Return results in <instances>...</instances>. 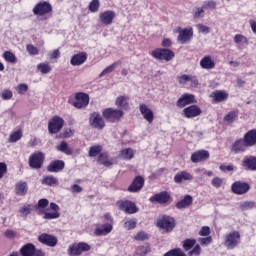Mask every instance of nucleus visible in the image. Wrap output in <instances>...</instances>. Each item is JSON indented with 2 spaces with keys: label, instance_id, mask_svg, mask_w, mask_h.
Masks as SVG:
<instances>
[{
  "label": "nucleus",
  "instance_id": "obj_1",
  "mask_svg": "<svg viewBox=\"0 0 256 256\" xmlns=\"http://www.w3.org/2000/svg\"><path fill=\"white\" fill-rule=\"evenodd\" d=\"M91 245L86 242H75L68 246L67 255L81 256L83 253H89Z\"/></svg>",
  "mask_w": 256,
  "mask_h": 256
},
{
  "label": "nucleus",
  "instance_id": "obj_2",
  "mask_svg": "<svg viewBox=\"0 0 256 256\" xmlns=\"http://www.w3.org/2000/svg\"><path fill=\"white\" fill-rule=\"evenodd\" d=\"M241 243V234L239 231H232L224 237V247L226 249H235Z\"/></svg>",
  "mask_w": 256,
  "mask_h": 256
},
{
  "label": "nucleus",
  "instance_id": "obj_3",
  "mask_svg": "<svg viewBox=\"0 0 256 256\" xmlns=\"http://www.w3.org/2000/svg\"><path fill=\"white\" fill-rule=\"evenodd\" d=\"M157 226L166 233H171L175 229V219L171 216H162L157 220Z\"/></svg>",
  "mask_w": 256,
  "mask_h": 256
},
{
  "label": "nucleus",
  "instance_id": "obj_4",
  "mask_svg": "<svg viewBox=\"0 0 256 256\" xmlns=\"http://www.w3.org/2000/svg\"><path fill=\"white\" fill-rule=\"evenodd\" d=\"M102 115L104 119H107L110 123H115V121H119V119L123 117V111L119 109L106 108L103 110Z\"/></svg>",
  "mask_w": 256,
  "mask_h": 256
},
{
  "label": "nucleus",
  "instance_id": "obj_5",
  "mask_svg": "<svg viewBox=\"0 0 256 256\" xmlns=\"http://www.w3.org/2000/svg\"><path fill=\"white\" fill-rule=\"evenodd\" d=\"M154 59H159L160 61H171L175 57V53L169 49L158 48L151 53Z\"/></svg>",
  "mask_w": 256,
  "mask_h": 256
},
{
  "label": "nucleus",
  "instance_id": "obj_6",
  "mask_svg": "<svg viewBox=\"0 0 256 256\" xmlns=\"http://www.w3.org/2000/svg\"><path fill=\"white\" fill-rule=\"evenodd\" d=\"M65 124V120L59 116L53 117L48 123V131L51 134L59 133L61 129H63V125Z\"/></svg>",
  "mask_w": 256,
  "mask_h": 256
},
{
  "label": "nucleus",
  "instance_id": "obj_7",
  "mask_svg": "<svg viewBox=\"0 0 256 256\" xmlns=\"http://www.w3.org/2000/svg\"><path fill=\"white\" fill-rule=\"evenodd\" d=\"M45 159V155L43 152H35L29 158V165L31 169H41L43 167V161Z\"/></svg>",
  "mask_w": 256,
  "mask_h": 256
},
{
  "label": "nucleus",
  "instance_id": "obj_8",
  "mask_svg": "<svg viewBox=\"0 0 256 256\" xmlns=\"http://www.w3.org/2000/svg\"><path fill=\"white\" fill-rule=\"evenodd\" d=\"M20 254L22 256H45L43 251H41L40 249H36L35 245H33L31 243L24 245L20 249Z\"/></svg>",
  "mask_w": 256,
  "mask_h": 256
},
{
  "label": "nucleus",
  "instance_id": "obj_9",
  "mask_svg": "<svg viewBox=\"0 0 256 256\" xmlns=\"http://www.w3.org/2000/svg\"><path fill=\"white\" fill-rule=\"evenodd\" d=\"M73 105L76 109H83L89 105V95L83 92L76 93Z\"/></svg>",
  "mask_w": 256,
  "mask_h": 256
},
{
  "label": "nucleus",
  "instance_id": "obj_10",
  "mask_svg": "<svg viewBox=\"0 0 256 256\" xmlns=\"http://www.w3.org/2000/svg\"><path fill=\"white\" fill-rule=\"evenodd\" d=\"M178 42L181 43V45H185V43H189L191 41V37H193V29L192 28H184L178 29Z\"/></svg>",
  "mask_w": 256,
  "mask_h": 256
},
{
  "label": "nucleus",
  "instance_id": "obj_11",
  "mask_svg": "<svg viewBox=\"0 0 256 256\" xmlns=\"http://www.w3.org/2000/svg\"><path fill=\"white\" fill-rule=\"evenodd\" d=\"M51 4L49 2L41 1L38 4L35 5L33 8L34 15H47V13H51Z\"/></svg>",
  "mask_w": 256,
  "mask_h": 256
},
{
  "label": "nucleus",
  "instance_id": "obj_12",
  "mask_svg": "<svg viewBox=\"0 0 256 256\" xmlns=\"http://www.w3.org/2000/svg\"><path fill=\"white\" fill-rule=\"evenodd\" d=\"M111 231H113V223L98 224L94 234L97 235V237H106Z\"/></svg>",
  "mask_w": 256,
  "mask_h": 256
},
{
  "label": "nucleus",
  "instance_id": "obj_13",
  "mask_svg": "<svg viewBox=\"0 0 256 256\" xmlns=\"http://www.w3.org/2000/svg\"><path fill=\"white\" fill-rule=\"evenodd\" d=\"M139 111L147 123H153L155 120V114L153 113V110L149 108V106L146 104H140Z\"/></svg>",
  "mask_w": 256,
  "mask_h": 256
},
{
  "label": "nucleus",
  "instance_id": "obj_14",
  "mask_svg": "<svg viewBox=\"0 0 256 256\" xmlns=\"http://www.w3.org/2000/svg\"><path fill=\"white\" fill-rule=\"evenodd\" d=\"M38 241L43 245H47V247H56L59 240L51 234L44 233L38 237Z\"/></svg>",
  "mask_w": 256,
  "mask_h": 256
},
{
  "label": "nucleus",
  "instance_id": "obj_15",
  "mask_svg": "<svg viewBox=\"0 0 256 256\" xmlns=\"http://www.w3.org/2000/svg\"><path fill=\"white\" fill-rule=\"evenodd\" d=\"M118 207L119 209H121V211H125L130 215H133L134 213H137L139 211L137 209V205H135V203L128 200L118 202Z\"/></svg>",
  "mask_w": 256,
  "mask_h": 256
},
{
  "label": "nucleus",
  "instance_id": "obj_16",
  "mask_svg": "<svg viewBox=\"0 0 256 256\" xmlns=\"http://www.w3.org/2000/svg\"><path fill=\"white\" fill-rule=\"evenodd\" d=\"M231 190L235 193V195H245V193L249 191V184L236 181L232 184Z\"/></svg>",
  "mask_w": 256,
  "mask_h": 256
},
{
  "label": "nucleus",
  "instance_id": "obj_17",
  "mask_svg": "<svg viewBox=\"0 0 256 256\" xmlns=\"http://www.w3.org/2000/svg\"><path fill=\"white\" fill-rule=\"evenodd\" d=\"M90 125L94 129H103L105 127V121L101 114L94 112L90 117Z\"/></svg>",
  "mask_w": 256,
  "mask_h": 256
},
{
  "label": "nucleus",
  "instance_id": "obj_18",
  "mask_svg": "<svg viewBox=\"0 0 256 256\" xmlns=\"http://www.w3.org/2000/svg\"><path fill=\"white\" fill-rule=\"evenodd\" d=\"M115 17H116V14L112 10L104 11L99 15V19L103 23V25H112Z\"/></svg>",
  "mask_w": 256,
  "mask_h": 256
},
{
  "label": "nucleus",
  "instance_id": "obj_19",
  "mask_svg": "<svg viewBox=\"0 0 256 256\" xmlns=\"http://www.w3.org/2000/svg\"><path fill=\"white\" fill-rule=\"evenodd\" d=\"M209 159V151L199 150L191 155L192 163H200V161H207Z\"/></svg>",
  "mask_w": 256,
  "mask_h": 256
},
{
  "label": "nucleus",
  "instance_id": "obj_20",
  "mask_svg": "<svg viewBox=\"0 0 256 256\" xmlns=\"http://www.w3.org/2000/svg\"><path fill=\"white\" fill-rule=\"evenodd\" d=\"M234 43L236 45V48L241 51L249 45V39H247V37H245L243 34H236L234 36Z\"/></svg>",
  "mask_w": 256,
  "mask_h": 256
},
{
  "label": "nucleus",
  "instance_id": "obj_21",
  "mask_svg": "<svg viewBox=\"0 0 256 256\" xmlns=\"http://www.w3.org/2000/svg\"><path fill=\"white\" fill-rule=\"evenodd\" d=\"M87 61V53L85 52H80L74 56H72L70 63L74 67H80V65H83Z\"/></svg>",
  "mask_w": 256,
  "mask_h": 256
},
{
  "label": "nucleus",
  "instance_id": "obj_22",
  "mask_svg": "<svg viewBox=\"0 0 256 256\" xmlns=\"http://www.w3.org/2000/svg\"><path fill=\"white\" fill-rule=\"evenodd\" d=\"M63 169H65V162L63 160H55L47 167L49 173H59V171H63Z\"/></svg>",
  "mask_w": 256,
  "mask_h": 256
},
{
  "label": "nucleus",
  "instance_id": "obj_23",
  "mask_svg": "<svg viewBox=\"0 0 256 256\" xmlns=\"http://www.w3.org/2000/svg\"><path fill=\"white\" fill-rule=\"evenodd\" d=\"M144 183H145V180L143 179V177L138 176L134 179L132 184L129 186L128 191H130V193H137V191H141Z\"/></svg>",
  "mask_w": 256,
  "mask_h": 256
},
{
  "label": "nucleus",
  "instance_id": "obj_24",
  "mask_svg": "<svg viewBox=\"0 0 256 256\" xmlns=\"http://www.w3.org/2000/svg\"><path fill=\"white\" fill-rule=\"evenodd\" d=\"M169 193L167 192H160L150 198L151 203H160V204H165L169 203Z\"/></svg>",
  "mask_w": 256,
  "mask_h": 256
},
{
  "label": "nucleus",
  "instance_id": "obj_25",
  "mask_svg": "<svg viewBox=\"0 0 256 256\" xmlns=\"http://www.w3.org/2000/svg\"><path fill=\"white\" fill-rule=\"evenodd\" d=\"M211 99H213L214 103H221L226 101L229 97V94L223 90H216L210 94Z\"/></svg>",
  "mask_w": 256,
  "mask_h": 256
},
{
  "label": "nucleus",
  "instance_id": "obj_26",
  "mask_svg": "<svg viewBox=\"0 0 256 256\" xmlns=\"http://www.w3.org/2000/svg\"><path fill=\"white\" fill-rule=\"evenodd\" d=\"M247 147H255L256 145V130H249L243 137Z\"/></svg>",
  "mask_w": 256,
  "mask_h": 256
},
{
  "label": "nucleus",
  "instance_id": "obj_27",
  "mask_svg": "<svg viewBox=\"0 0 256 256\" xmlns=\"http://www.w3.org/2000/svg\"><path fill=\"white\" fill-rule=\"evenodd\" d=\"M183 113L187 119H191L193 117H198V115H201V108L198 106L192 105L190 107H187L183 110Z\"/></svg>",
  "mask_w": 256,
  "mask_h": 256
},
{
  "label": "nucleus",
  "instance_id": "obj_28",
  "mask_svg": "<svg viewBox=\"0 0 256 256\" xmlns=\"http://www.w3.org/2000/svg\"><path fill=\"white\" fill-rule=\"evenodd\" d=\"M191 103H195V96L193 94H184L177 101L178 107H185L187 105H191Z\"/></svg>",
  "mask_w": 256,
  "mask_h": 256
},
{
  "label": "nucleus",
  "instance_id": "obj_29",
  "mask_svg": "<svg viewBox=\"0 0 256 256\" xmlns=\"http://www.w3.org/2000/svg\"><path fill=\"white\" fill-rule=\"evenodd\" d=\"M175 183H183V181H193V175L187 171H182L174 176Z\"/></svg>",
  "mask_w": 256,
  "mask_h": 256
},
{
  "label": "nucleus",
  "instance_id": "obj_30",
  "mask_svg": "<svg viewBox=\"0 0 256 256\" xmlns=\"http://www.w3.org/2000/svg\"><path fill=\"white\" fill-rule=\"evenodd\" d=\"M27 191H29V187H27V182L20 181L16 183L15 185L16 195H19L20 197H24V195H27Z\"/></svg>",
  "mask_w": 256,
  "mask_h": 256
},
{
  "label": "nucleus",
  "instance_id": "obj_31",
  "mask_svg": "<svg viewBox=\"0 0 256 256\" xmlns=\"http://www.w3.org/2000/svg\"><path fill=\"white\" fill-rule=\"evenodd\" d=\"M247 147L249 146L245 144L244 139L236 140L232 145V151H234V153H243V151H247Z\"/></svg>",
  "mask_w": 256,
  "mask_h": 256
},
{
  "label": "nucleus",
  "instance_id": "obj_32",
  "mask_svg": "<svg viewBox=\"0 0 256 256\" xmlns=\"http://www.w3.org/2000/svg\"><path fill=\"white\" fill-rule=\"evenodd\" d=\"M200 67L202 69H215V61H213L211 56H204L200 61Z\"/></svg>",
  "mask_w": 256,
  "mask_h": 256
},
{
  "label": "nucleus",
  "instance_id": "obj_33",
  "mask_svg": "<svg viewBox=\"0 0 256 256\" xmlns=\"http://www.w3.org/2000/svg\"><path fill=\"white\" fill-rule=\"evenodd\" d=\"M237 119H239V112L234 110V111H230L228 112L225 116H224V121L225 123H227L228 125H231L233 123H235V121H237Z\"/></svg>",
  "mask_w": 256,
  "mask_h": 256
},
{
  "label": "nucleus",
  "instance_id": "obj_34",
  "mask_svg": "<svg viewBox=\"0 0 256 256\" xmlns=\"http://www.w3.org/2000/svg\"><path fill=\"white\" fill-rule=\"evenodd\" d=\"M115 103L117 107H120V109H124V110L129 109V97L127 96L117 97Z\"/></svg>",
  "mask_w": 256,
  "mask_h": 256
},
{
  "label": "nucleus",
  "instance_id": "obj_35",
  "mask_svg": "<svg viewBox=\"0 0 256 256\" xmlns=\"http://www.w3.org/2000/svg\"><path fill=\"white\" fill-rule=\"evenodd\" d=\"M243 167L245 169H249L250 171H256V158L255 157H249L244 159L242 162Z\"/></svg>",
  "mask_w": 256,
  "mask_h": 256
},
{
  "label": "nucleus",
  "instance_id": "obj_36",
  "mask_svg": "<svg viewBox=\"0 0 256 256\" xmlns=\"http://www.w3.org/2000/svg\"><path fill=\"white\" fill-rule=\"evenodd\" d=\"M135 157V151L131 148L123 149L120 152V159H124L125 161H131Z\"/></svg>",
  "mask_w": 256,
  "mask_h": 256
},
{
  "label": "nucleus",
  "instance_id": "obj_37",
  "mask_svg": "<svg viewBox=\"0 0 256 256\" xmlns=\"http://www.w3.org/2000/svg\"><path fill=\"white\" fill-rule=\"evenodd\" d=\"M193 203V197L191 195H186L184 199L180 200L177 204L176 207L177 209H185V207H189Z\"/></svg>",
  "mask_w": 256,
  "mask_h": 256
},
{
  "label": "nucleus",
  "instance_id": "obj_38",
  "mask_svg": "<svg viewBox=\"0 0 256 256\" xmlns=\"http://www.w3.org/2000/svg\"><path fill=\"white\" fill-rule=\"evenodd\" d=\"M56 149L61 153H65V155H72L73 153V150L70 149L69 144L65 141L60 142V144L56 146Z\"/></svg>",
  "mask_w": 256,
  "mask_h": 256
},
{
  "label": "nucleus",
  "instance_id": "obj_39",
  "mask_svg": "<svg viewBox=\"0 0 256 256\" xmlns=\"http://www.w3.org/2000/svg\"><path fill=\"white\" fill-rule=\"evenodd\" d=\"M121 65L120 61L114 62L110 66H107L100 74L99 77H105V75H109V73H113L114 70L117 69Z\"/></svg>",
  "mask_w": 256,
  "mask_h": 256
},
{
  "label": "nucleus",
  "instance_id": "obj_40",
  "mask_svg": "<svg viewBox=\"0 0 256 256\" xmlns=\"http://www.w3.org/2000/svg\"><path fill=\"white\" fill-rule=\"evenodd\" d=\"M99 163H101L102 165H104L105 167H111V165H114L115 161H113V159L108 158L107 154H101L99 156Z\"/></svg>",
  "mask_w": 256,
  "mask_h": 256
},
{
  "label": "nucleus",
  "instance_id": "obj_41",
  "mask_svg": "<svg viewBox=\"0 0 256 256\" xmlns=\"http://www.w3.org/2000/svg\"><path fill=\"white\" fill-rule=\"evenodd\" d=\"M20 217L23 219H26L31 215V205L30 204H24L20 209H19Z\"/></svg>",
  "mask_w": 256,
  "mask_h": 256
},
{
  "label": "nucleus",
  "instance_id": "obj_42",
  "mask_svg": "<svg viewBox=\"0 0 256 256\" xmlns=\"http://www.w3.org/2000/svg\"><path fill=\"white\" fill-rule=\"evenodd\" d=\"M123 223L124 229H127V231H131L137 227V219H125Z\"/></svg>",
  "mask_w": 256,
  "mask_h": 256
},
{
  "label": "nucleus",
  "instance_id": "obj_43",
  "mask_svg": "<svg viewBox=\"0 0 256 256\" xmlns=\"http://www.w3.org/2000/svg\"><path fill=\"white\" fill-rule=\"evenodd\" d=\"M2 57L7 61V63H17V56H15L11 51L4 52Z\"/></svg>",
  "mask_w": 256,
  "mask_h": 256
},
{
  "label": "nucleus",
  "instance_id": "obj_44",
  "mask_svg": "<svg viewBox=\"0 0 256 256\" xmlns=\"http://www.w3.org/2000/svg\"><path fill=\"white\" fill-rule=\"evenodd\" d=\"M197 240L195 239H186L183 241L182 247L185 251H191L195 247Z\"/></svg>",
  "mask_w": 256,
  "mask_h": 256
},
{
  "label": "nucleus",
  "instance_id": "obj_45",
  "mask_svg": "<svg viewBox=\"0 0 256 256\" xmlns=\"http://www.w3.org/2000/svg\"><path fill=\"white\" fill-rule=\"evenodd\" d=\"M59 183V180H57L55 178V176H45L42 179V184L43 185H49V186H53V185H57Z\"/></svg>",
  "mask_w": 256,
  "mask_h": 256
},
{
  "label": "nucleus",
  "instance_id": "obj_46",
  "mask_svg": "<svg viewBox=\"0 0 256 256\" xmlns=\"http://www.w3.org/2000/svg\"><path fill=\"white\" fill-rule=\"evenodd\" d=\"M37 69L43 75H47V73H51V65L45 62L38 64Z\"/></svg>",
  "mask_w": 256,
  "mask_h": 256
},
{
  "label": "nucleus",
  "instance_id": "obj_47",
  "mask_svg": "<svg viewBox=\"0 0 256 256\" xmlns=\"http://www.w3.org/2000/svg\"><path fill=\"white\" fill-rule=\"evenodd\" d=\"M239 207H240L241 211H249L251 209H254L255 202H253V201L241 202Z\"/></svg>",
  "mask_w": 256,
  "mask_h": 256
},
{
  "label": "nucleus",
  "instance_id": "obj_48",
  "mask_svg": "<svg viewBox=\"0 0 256 256\" xmlns=\"http://www.w3.org/2000/svg\"><path fill=\"white\" fill-rule=\"evenodd\" d=\"M198 243H200L202 247H209V245L213 243V237L206 236V237L198 238Z\"/></svg>",
  "mask_w": 256,
  "mask_h": 256
},
{
  "label": "nucleus",
  "instance_id": "obj_49",
  "mask_svg": "<svg viewBox=\"0 0 256 256\" xmlns=\"http://www.w3.org/2000/svg\"><path fill=\"white\" fill-rule=\"evenodd\" d=\"M164 256H187L181 248H176L165 253Z\"/></svg>",
  "mask_w": 256,
  "mask_h": 256
},
{
  "label": "nucleus",
  "instance_id": "obj_50",
  "mask_svg": "<svg viewBox=\"0 0 256 256\" xmlns=\"http://www.w3.org/2000/svg\"><path fill=\"white\" fill-rule=\"evenodd\" d=\"M21 137H23V133L21 132V130H18L10 135L9 142L17 143V141H19Z\"/></svg>",
  "mask_w": 256,
  "mask_h": 256
},
{
  "label": "nucleus",
  "instance_id": "obj_51",
  "mask_svg": "<svg viewBox=\"0 0 256 256\" xmlns=\"http://www.w3.org/2000/svg\"><path fill=\"white\" fill-rule=\"evenodd\" d=\"M0 97L3 101H9V100L13 99V91H11L9 89H5L0 94Z\"/></svg>",
  "mask_w": 256,
  "mask_h": 256
},
{
  "label": "nucleus",
  "instance_id": "obj_52",
  "mask_svg": "<svg viewBox=\"0 0 256 256\" xmlns=\"http://www.w3.org/2000/svg\"><path fill=\"white\" fill-rule=\"evenodd\" d=\"M102 149L103 148L101 147V145H95L90 147V150H89L90 157H97V155L101 153Z\"/></svg>",
  "mask_w": 256,
  "mask_h": 256
},
{
  "label": "nucleus",
  "instance_id": "obj_53",
  "mask_svg": "<svg viewBox=\"0 0 256 256\" xmlns=\"http://www.w3.org/2000/svg\"><path fill=\"white\" fill-rule=\"evenodd\" d=\"M99 7V0H92L89 4V11H91V13H97L99 11Z\"/></svg>",
  "mask_w": 256,
  "mask_h": 256
},
{
  "label": "nucleus",
  "instance_id": "obj_54",
  "mask_svg": "<svg viewBox=\"0 0 256 256\" xmlns=\"http://www.w3.org/2000/svg\"><path fill=\"white\" fill-rule=\"evenodd\" d=\"M201 251H202L201 245L196 244V245L192 248V250H190V251L188 252V256H199V255H201Z\"/></svg>",
  "mask_w": 256,
  "mask_h": 256
},
{
  "label": "nucleus",
  "instance_id": "obj_55",
  "mask_svg": "<svg viewBox=\"0 0 256 256\" xmlns=\"http://www.w3.org/2000/svg\"><path fill=\"white\" fill-rule=\"evenodd\" d=\"M61 214L59 212H44L43 219H59Z\"/></svg>",
  "mask_w": 256,
  "mask_h": 256
},
{
  "label": "nucleus",
  "instance_id": "obj_56",
  "mask_svg": "<svg viewBox=\"0 0 256 256\" xmlns=\"http://www.w3.org/2000/svg\"><path fill=\"white\" fill-rule=\"evenodd\" d=\"M16 91H18L19 95H25L29 91V86L27 84H19Z\"/></svg>",
  "mask_w": 256,
  "mask_h": 256
},
{
  "label": "nucleus",
  "instance_id": "obj_57",
  "mask_svg": "<svg viewBox=\"0 0 256 256\" xmlns=\"http://www.w3.org/2000/svg\"><path fill=\"white\" fill-rule=\"evenodd\" d=\"M191 79V75L183 74L180 77H178V81L180 85H187Z\"/></svg>",
  "mask_w": 256,
  "mask_h": 256
},
{
  "label": "nucleus",
  "instance_id": "obj_58",
  "mask_svg": "<svg viewBox=\"0 0 256 256\" xmlns=\"http://www.w3.org/2000/svg\"><path fill=\"white\" fill-rule=\"evenodd\" d=\"M203 9L205 11L207 10H213L215 9V7H217V3H215V1H208V2H204V4L202 5Z\"/></svg>",
  "mask_w": 256,
  "mask_h": 256
},
{
  "label": "nucleus",
  "instance_id": "obj_59",
  "mask_svg": "<svg viewBox=\"0 0 256 256\" xmlns=\"http://www.w3.org/2000/svg\"><path fill=\"white\" fill-rule=\"evenodd\" d=\"M199 235L201 237H209V235H211V228H209V226L202 227L199 231Z\"/></svg>",
  "mask_w": 256,
  "mask_h": 256
},
{
  "label": "nucleus",
  "instance_id": "obj_60",
  "mask_svg": "<svg viewBox=\"0 0 256 256\" xmlns=\"http://www.w3.org/2000/svg\"><path fill=\"white\" fill-rule=\"evenodd\" d=\"M26 51L29 53V55H39V50L32 44H28L26 46Z\"/></svg>",
  "mask_w": 256,
  "mask_h": 256
},
{
  "label": "nucleus",
  "instance_id": "obj_61",
  "mask_svg": "<svg viewBox=\"0 0 256 256\" xmlns=\"http://www.w3.org/2000/svg\"><path fill=\"white\" fill-rule=\"evenodd\" d=\"M201 17H205V10L203 9V6L201 8H196L194 11L195 19H199Z\"/></svg>",
  "mask_w": 256,
  "mask_h": 256
},
{
  "label": "nucleus",
  "instance_id": "obj_62",
  "mask_svg": "<svg viewBox=\"0 0 256 256\" xmlns=\"http://www.w3.org/2000/svg\"><path fill=\"white\" fill-rule=\"evenodd\" d=\"M197 29H198L199 33H204L205 35H207L208 33H211V28H209L208 26H205L203 24H198Z\"/></svg>",
  "mask_w": 256,
  "mask_h": 256
},
{
  "label": "nucleus",
  "instance_id": "obj_63",
  "mask_svg": "<svg viewBox=\"0 0 256 256\" xmlns=\"http://www.w3.org/2000/svg\"><path fill=\"white\" fill-rule=\"evenodd\" d=\"M134 239L136 241H145L147 239V233L140 231L134 236Z\"/></svg>",
  "mask_w": 256,
  "mask_h": 256
},
{
  "label": "nucleus",
  "instance_id": "obj_64",
  "mask_svg": "<svg viewBox=\"0 0 256 256\" xmlns=\"http://www.w3.org/2000/svg\"><path fill=\"white\" fill-rule=\"evenodd\" d=\"M136 255L137 256H145L147 255V247L140 246L136 249Z\"/></svg>",
  "mask_w": 256,
  "mask_h": 256
}]
</instances>
